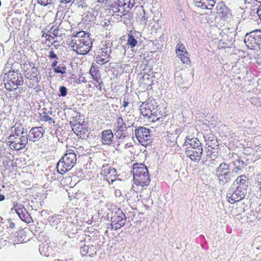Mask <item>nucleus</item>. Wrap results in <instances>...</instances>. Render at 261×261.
<instances>
[{
	"instance_id": "nucleus-28",
	"label": "nucleus",
	"mask_w": 261,
	"mask_h": 261,
	"mask_svg": "<svg viewBox=\"0 0 261 261\" xmlns=\"http://www.w3.org/2000/svg\"><path fill=\"white\" fill-rule=\"evenodd\" d=\"M52 115V112L48 111H43L39 114V119L40 121L47 122L48 124L52 125L55 123V121L53 118L50 116Z\"/></svg>"
},
{
	"instance_id": "nucleus-29",
	"label": "nucleus",
	"mask_w": 261,
	"mask_h": 261,
	"mask_svg": "<svg viewBox=\"0 0 261 261\" xmlns=\"http://www.w3.org/2000/svg\"><path fill=\"white\" fill-rule=\"evenodd\" d=\"M160 108L156 106L154 109L152 110V114L151 115L150 121L155 122L159 120L163 117V114L160 110Z\"/></svg>"
},
{
	"instance_id": "nucleus-44",
	"label": "nucleus",
	"mask_w": 261,
	"mask_h": 261,
	"mask_svg": "<svg viewBox=\"0 0 261 261\" xmlns=\"http://www.w3.org/2000/svg\"><path fill=\"white\" fill-rule=\"evenodd\" d=\"M115 195L116 197H119L121 196L122 193L120 190L116 189L114 192Z\"/></svg>"
},
{
	"instance_id": "nucleus-7",
	"label": "nucleus",
	"mask_w": 261,
	"mask_h": 261,
	"mask_svg": "<svg viewBox=\"0 0 261 261\" xmlns=\"http://www.w3.org/2000/svg\"><path fill=\"white\" fill-rule=\"evenodd\" d=\"M9 145L11 149L20 150L24 148L28 143L27 135H10L8 138Z\"/></svg>"
},
{
	"instance_id": "nucleus-47",
	"label": "nucleus",
	"mask_w": 261,
	"mask_h": 261,
	"mask_svg": "<svg viewBox=\"0 0 261 261\" xmlns=\"http://www.w3.org/2000/svg\"><path fill=\"white\" fill-rule=\"evenodd\" d=\"M60 1L61 3L66 4H68L70 2H71L73 0H60Z\"/></svg>"
},
{
	"instance_id": "nucleus-45",
	"label": "nucleus",
	"mask_w": 261,
	"mask_h": 261,
	"mask_svg": "<svg viewBox=\"0 0 261 261\" xmlns=\"http://www.w3.org/2000/svg\"><path fill=\"white\" fill-rule=\"evenodd\" d=\"M257 183L258 184V186L261 185V173L257 176Z\"/></svg>"
},
{
	"instance_id": "nucleus-43",
	"label": "nucleus",
	"mask_w": 261,
	"mask_h": 261,
	"mask_svg": "<svg viewBox=\"0 0 261 261\" xmlns=\"http://www.w3.org/2000/svg\"><path fill=\"white\" fill-rule=\"evenodd\" d=\"M46 29H43L41 31L42 37L45 38V39L47 37L48 35H49V34L46 33Z\"/></svg>"
},
{
	"instance_id": "nucleus-51",
	"label": "nucleus",
	"mask_w": 261,
	"mask_h": 261,
	"mask_svg": "<svg viewBox=\"0 0 261 261\" xmlns=\"http://www.w3.org/2000/svg\"><path fill=\"white\" fill-rule=\"evenodd\" d=\"M259 186V190L261 192V185L258 186Z\"/></svg>"
},
{
	"instance_id": "nucleus-17",
	"label": "nucleus",
	"mask_w": 261,
	"mask_h": 261,
	"mask_svg": "<svg viewBox=\"0 0 261 261\" xmlns=\"http://www.w3.org/2000/svg\"><path fill=\"white\" fill-rule=\"evenodd\" d=\"M184 146L186 147L185 151L190 149L203 148L202 144L197 138H188L185 140Z\"/></svg>"
},
{
	"instance_id": "nucleus-46",
	"label": "nucleus",
	"mask_w": 261,
	"mask_h": 261,
	"mask_svg": "<svg viewBox=\"0 0 261 261\" xmlns=\"http://www.w3.org/2000/svg\"><path fill=\"white\" fill-rule=\"evenodd\" d=\"M58 61L57 60V59L55 60L53 63H52V64H51V66L53 67V68H54V69H55V67H57V64H58Z\"/></svg>"
},
{
	"instance_id": "nucleus-49",
	"label": "nucleus",
	"mask_w": 261,
	"mask_h": 261,
	"mask_svg": "<svg viewBox=\"0 0 261 261\" xmlns=\"http://www.w3.org/2000/svg\"><path fill=\"white\" fill-rule=\"evenodd\" d=\"M257 14L258 15V17H259V19L261 20V6L260 7L259 9L257 11Z\"/></svg>"
},
{
	"instance_id": "nucleus-36",
	"label": "nucleus",
	"mask_w": 261,
	"mask_h": 261,
	"mask_svg": "<svg viewBox=\"0 0 261 261\" xmlns=\"http://www.w3.org/2000/svg\"><path fill=\"white\" fill-rule=\"evenodd\" d=\"M53 0H37V2L38 4L42 5V6H46L48 4L51 3Z\"/></svg>"
},
{
	"instance_id": "nucleus-32",
	"label": "nucleus",
	"mask_w": 261,
	"mask_h": 261,
	"mask_svg": "<svg viewBox=\"0 0 261 261\" xmlns=\"http://www.w3.org/2000/svg\"><path fill=\"white\" fill-rule=\"evenodd\" d=\"M229 171V166L225 163H221L216 170V175L217 176L222 175V174L227 172Z\"/></svg>"
},
{
	"instance_id": "nucleus-22",
	"label": "nucleus",
	"mask_w": 261,
	"mask_h": 261,
	"mask_svg": "<svg viewBox=\"0 0 261 261\" xmlns=\"http://www.w3.org/2000/svg\"><path fill=\"white\" fill-rule=\"evenodd\" d=\"M104 175L106 179L110 184L117 179L116 170L113 168L109 167L107 169H105Z\"/></svg>"
},
{
	"instance_id": "nucleus-20",
	"label": "nucleus",
	"mask_w": 261,
	"mask_h": 261,
	"mask_svg": "<svg viewBox=\"0 0 261 261\" xmlns=\"http://www.w3.org/2000/svg\"><path fill=\"white\" fill-rule=\"evenodd\" d=\"M245 193L246 192H242L237 188L230 196H227L228 201L230 203H234L236 202L239 201L244 197Z\"/></svg>"
},
{
	"instance_id": "nucleus-1",
	"label": "nucleus",
	"mask_w": 261,
	"mask_h": 261,
	"mask_svg": "<svg viewBox=\"0 0 261 261\" xmlns=\"http://www.w3.org/2000/svg\"><path fill=\"white\" fill-rule=\"evenodd\" d=\"M68 42L72 50L80 55L89 53L92 45L89 34L84 31L74 32Z\"/></svg>"
},
{
	"instance_id": "nucleus-12",
	"label": "nucleus",
	"mask_w": 261,
	"mask_h": 261,
	"mask_svg": "<svg viewBox=\"0 0 261 261\" xmlns=\"http://www.w3.org/2000/svg\"><path fill=\"white\" fill-rule=\"evenodd\" d=\"M175 53L183 64L189 65L191 63L189 54L184 44L178 43L176 45Z\"/></svg>"
},
{
	"instance_id": "nucleus-23",
	"label": "nucleus",
	"mask_w": 261,
	"mask_h": 261,
	"mask_svg": "<svg viewBox=\"0 0 261 261\" xmlns=\"http://www.w3.org/2000/svg\"><path fill=\"white\" fill-rule=\"evenodd\" d=\"M80 252L83 256L88 255L89 256L92 257L96 255V247L92 245H84L83 247L81 248Z\"/></svg>"
},
{
	"instance_id": "nucleus-21",
	"label": "nucleus",
	"mask_w": 261,
	"mask_h": 261,
	"mask_svg": "<svg viewBox=\"0 0 261 261\" xmlns=\"http://www.w3.org/2000/svg\"><path fill=\"white\" fill-rule=\"evenodd\" d=\"M151 107L152 106L148 102H143L140 107L141 114L144 117H146L149 121L150 120L151 115L152 114Z\"/></svg>"
},
{
	"instance_id": "nucleus-5",
	"label": "nucleus",
	"mask_w": 261,
	"mask_h": 261,
	"mask_svg": "<svg viewBox=\"0 0 261 261\" xmlns=\"http://www.w3.org/2000/svg\"><path fill=\"white\" fill-rule=\"evenodd\" d=\"M135 0H118L110 6V10L117 16L122 17L127 14L134 6Z\"/></svg>"
},
{
	"instance_id": "nucleus-38",
	"label": "nucleus",
	"mask_w": 261,
	"mask_h": 261,
	"mask_svg": "<svg viewBox=\"0 0 261 261\" xmlns=\"http://www.w3.org/2000/svg\"><path fill=\"white\" fill-rule=\"evenodd\" d=\"M242 171V169L240 166L234 167L232 170V173H234L236 174L240 173Z\"/></svg>"
},
{
	"instance_id": "nucleus-19",
	"label": "nucleus",
	"mask_w": 261,
	"mask_h": 261,
	"mask_svg": "<svg viewBox=\"0 0 261 261\" xmlns=\"http://www.w3.org/2000/svg\"><path fill=\"white\" fill-rule=\"evenodd\" d=\"M216 10L217 13L222 19L224 20L228 17L229 9L223 2H220L217 4Z\"/></svg>"
},
{
	"instance_id": "nucleus-10",
	"label": "nucleus",
	"mask_w": 261,
	"mask_h": 261,
	"mask_svg": "<svg viewBox=\"0 0 261 261\" xmlns=\"http://www.w3.org/2000/svg\"><path fill=\"white\" fill-rule=\"evenodd\" d=\"M126 222V217L122 212H116L112 218L111 224L112 229H118L123 226Z\"/></svg>"
},
{
	"instance_id": "nucleus-9",
	"label": "nucleus",
	"mask_w": 261,
	"mask_h": 261,
	"mask_svg": "<svg viewBox=\"0 0 261 261\" xmlns=\"http://www.w3.org/2000/svg\"><path fill=\"white\" fill-rule=\"evenodd\" d=\"M135 135L138 141L143 145L147 146L150 143V130L145 127H140L135 130Z\"/></svg>"
},
{
	"instance_id": "nucleus-26",
	"label": "nucleus",
	"mask_w": 261,
	"mask_h": 261,
	"mask_svg": "<svg viewBox=\"0 0 261 261\" xmlns=\"http://www.w3.org/2000/svg\"><path fill=\"white\" fill-rule=\"evenodd\" d=\"M136 21L140 25L145 26L147 21V18L146 16V13L145 10L143 9L139 10L136 15Z\"/></svg>"
},
{
	"instance_id": "nucleus-41",
	"label": "nucleus",
	"mask_w": 261,
	"mask_h": 261,
	"mask_svg": "<svg viewBox=\"0 0 261 261\" xmlns=\"http://www.w3.org/2000/svg\"><path fill=\"white\" fill-rule=\"evenodd\" d=\"M8 222L9 223L8 227L10 229H14L15 227V223L10 219L8 220Z\"/></svg>"
},
{
	"instance_id": "nucleus-50",
	"label": "nucleus",
	"mask_w": 261,
	"mask_h": 261,
	"mask_svg": "<svg viewBox=\"0 0 261 261\" xmlns=\"http://www.w3.org/2000/svg\"><path fill=\"white\" fill-rule=\"evenodd\" d=\"M82 82L84 83H86L87 82V81L86 80L85 77H84L83 79L82 80Z\"/></svg>"
},
{
	"instance_id": "nucleus-34",
	"label": "nucleus",
	"mask_w": 261,
	"mask_h": 261,
	"mask_svg": "<svg viewBox=\"0 0 261 261\" xmlns=\"http://www.w3.org/2000/svg\"><path fill=\"white\" fill-rule=\"evenodd\" d=\"M54 36H51L50 34L48 35L45 39V43L48 47L51 46L56 42V41L54 40Z\"/></svg>"
},
{
	"instance_id": "nucleus-25",
	"label": "nucleus",
	"mask_w": 261,
	"mask_h": 261,
	"mask_svg": "<svg viewBox=\"0 0 261 261\" xmlns=\"http://www.w3.org/2000/svg\"><path fill=\"white\" fill-rule=\"evenodd\" d=\"M39 71L34 66H29V67L27 68L24 70L25 76L31 80H37L38 78Z\"/></svg>"
},
{
	"instance_id": "nucleus-37",
	"label": "nucleus",
	"mask_w": 261,
	"mask_h": 261,
	"mask_svg": "<svg viewBox=\"0 0 261 261\" xmlns=\"http://www.w3.org/2000/svg\"><path fill=\"white\" fill-rule=\"evenodd\" d=\"M60 96H65L67 95V89L64 86H61L60 88Z\"/></svg>"
},
{
	"instance_id": "nucleus-27",
	"label": "nucleus",
	"mask_w": 261,
	"mask_h": 261,
	"mask_svg": "<svg viewBox=\"0 0 261 261\" xmlns=\"http://www.w3.org/2000/svg\"><path fill=\"white\" fill-rule=\"evenodd\" d=\"M248 178L245 175L239 176L236 179L238 186L237 188L246 191L248 186Z\"/></svg>"
},
{
	"instance_id": "nucleus-24",
	"label": "nucleus",
	"mask_w": 261,
	"mask_h": 261,
	"mask_svg": "<svg viewBox=\"0 0 261 261\" xmlns=\"http://www.w3.org/2000/svg\"><path fill=\"white\" fill-rule=\"evenodd\" d=\"M113 137L111 129L104 130L101 133V142L105 145H109L112 143Z\"/></svg>"
},
{
	"instance_id": "nucleus-18",
	"label": "nucleus",
	"mask_w": 261,
	"mask_h": 261,
	"mask_svg": "<svg viewBox=\"0 0 261 261\" xmlns=\"http://www.w3.org/2000/svg\"><path fill=\"white\" fill-rule=\"evenodd\" d=\"M216 0H193L194 5L202 9L212 10Z\"/></svg>"
},
{
	"instance_id": "nucleus-35",
	"label": "nucleus",
	"mask_w": 261,
	"mask_h": 261,
	"mask_svg": "<svg viewBox=\"0 0 261 261\" xmlns=\"http://www.w3.org/2000/svg\"><path fill=\"white\" fill-rule=\"evenodd\" d=\"M66 67L65 66H59L55 67L54 71L57 73L64 74L66 72Z\"/></svg>"
},
{
	"instance_id": "nucleus-40",
	"label": "nucleus",
	"mask_w": 261,
	"mask_h": 261,
	"mask_svg": "<svg viewBox=\"0 0 261 261\" xmlns=\"http://www.w3.org/2000/svg\"><path fill=\"white\" fill-rule=\"evenodd\" d=\"M58 32V30L57 29L54 28V27H52L50 30L48 31V33H53L54 36H58L57 32Z\"/></svg>"
},
{
	"instance_id": "nucleus-3",
	"label": "nucleus",
	"mask_w": 261,
	"mask_h": 261,
	"mask_svg": "<svg viewBox=\"0 0 261 261\" xmlns=\"http://www.w3.org/2000/svg\"><path fill=\"white\" fill-rule=\"evenodd\" d=\"M76 155L74 150L67 149L66 153L57 165L58 172L61 174H64L69 171L76 164Z\"/></svg>"
},
{
	"instance_id": "nucleus-15",
	"label": "nucleus",
	"mask_w": 261,
	"mask_h": 261,
	"mask_svg": "<svg viewBox=\"0 0 261 261\" xmlns=\"http://www.w3.org/2000/svg\"><path fill=\"white\" fill-rule=\"evenodd\" d=\"M116 124V130L115 132V135L116 137L118 139L124 138L125 137V134L124 132L126 128V124L124 122L123 120L121 117H119L117 119Z\"/></svg>"
},
{
	"instance_id": "nucleus-4",
	"label": "nucleus",
	"mask_w": 261,
	"mask_h": 261,
	"mask_svg": "<svg viewBox=\"0 0 261 261\" xmlns=\"http://www.w3.org/2000/svg\"><path fill=\"white\" fill-rule=\"evenodd\" d=\"M6 81L5 87L9 91L16 90L23 84V77L18 70H10L8 72Z\"/></svg>"
},
{
	"instance_id": "nucleus-16",
	"label": "nucleus",
	"mask_w": 261,
	"mask_h": 261,
	"mask_svg": "<svg viewBox=\"0 0 261 261\" xmlns=\"http://www.w3.org/2000/svg\"><path fill=\"white\" fill-rule=\"evenodd\" d=\"M44 133V130L41 126L33 127L31 129L28 136L29 140L35 142L42 137Z\"/></svg>"
},
{
	"instance_id": "nucleus-30",
	"label": "nucleus",
	"mask_w": 261,
	"mask_h": 261,
	"mask_svg": "<svg viewBox=\"0 0 261 261\" xmlns=\"http://www.w3.org/2000/svg\"><path fill=\"white\" fill-rule=\"evenodd\" d=\"M24 127L19 123H15L14 125L12 127L11 135H24Z\"/></svg>"
},
{
	"instance_id": "nucleus-8",
	"label": "nucleus",
	"mask_w": 261,
	"mask_h": 261,
	"mask_svg": "<svg viewBox=\"0 0 261 261\" xmlns=\"http://www.w3.org/2000/svg\"><path fill=\"white\" fill-rule=\"evenodd\" d=\"M89 73L92 76V81H90L91 84H89L87 87L89 88L95 87L97 90L101 91L103 82L98 69L92 66L90 69Z\"/></svg>"
},
{
	"instance_id": "nucleus-11",
	"label": "nucleus",
	"mask_w": 261,
	"mask_h": 261,
	"mask_svg": "<svg viewBox=\"0 0 261 261\" xmlns=\"http://www.w3.org/2000/svg\"><path fill=\"white\" fill-rule=\"evenodd\" d=\"M110 50L106 44L103 45L97 50L96 61L98 64L103 65L109 62L110 57Z\"/></svg>"
},
{
	"instance_id": "nucleus-33",
	"label": "nucleus",
	"mask_w": 261,
	"mask_h": 261,
	"mask_svg": "<svg viewBox=\"0 0 261 261\" xmlns=\"http://www.w3.org/2000/svg\"><path fill=\"white\" fill-rule=\"evenodd\" d=\"M127 37V45L131 48H133L137 45L138 41L135 37L131 34H128Z\"/></svg>"
},
{
	"instance_id": "nucleus-6",
	"label": "nucleus",
	"mask_w": 261,
	"mask_h": 261,
	"mask_svg": "<svg viewBox=\"0 0 261 261\" xmlns=\"http://www.w3.org/2000/svg\"><path fill=\"white\" fill-rule=\"evenodd\" d=\"M244 42L247 47L251 49L261 47V31L255 30L246 36Z\"/></svg>"
},
{
	"instance_id": "nucleus-13",
	"label": "nucleus",
	"mask_w": 261,
	"mask_h": 261,
	"mask_svg": "<svg viewBox=\"0 0 261 261\" xmlns=\"http://www.w3.org/2000/svg\"><path fill=\"white\" fill-rule=\"evenodd\" d=\"M11 210H14L22 221L26 223H30L31 220H32V218L28 213L27 210L21 204H18L17 202L14 203Z\"/></svg>"
},
{
	"instance_id": "nucleus-39",
	"label": "nucleus",
	"mask_w": 261,
	"mask_h": 261,
	"mask_svg": "<svg viewBox=\"0 0 261 261\" xmlns=\"http://www.w3.org/2000/svg\"><path fill=\"white\" fill-rule=\"evenodd\" d=\"M48 57L50 59H58V57H57V55L55 54V53L54 52V50H50L49 52V55H48Z\"/></svg>"
},
{
	"instance_id": "nucleus-14",
	"label": "nucleus",
	"mask_w": 261,
	"mask_h": 261,
	"mask_svg": "<svg viewBox=\"0 0 261 261\" xmlns=\"http://www.w3.org/2000/svg\"><path fill=\"white\" fill-rule=\"evenodd\" d=\"M185 153L186 155L192 161L199 162L201 160L203 153V148L188 149L185 151Z\"/></svg>"
},
{
	"instance_id": "nucleus-42",
	"label": "nucleus",
	"mask_w": 261,
	"mask_h": 261,
	"mask_svg": "<svg viewBox=\"0 0 261 261\" xmlns=\"http://www.w3.org/2000/svg\"><path fill=\"white\" fill-rule=\"evenodd\" d=\"M72 130L74 132V133H75L76 134V135L77 136H79L80 138L82 137V136H81L82 132L78 131L77 132H76V129L75 128V125H74V127L72 128Z\"/></svg>"
},
{
	"instance_id": "nucleus-48",
	"label": "nucleus",
	"mask_w": 261,
	"mask_h": 261,
	"mask_svg": "<svg viewBox=\"0 0 261 261\" xmlns=\"http://www.w3.org/2000/svg\"><path fill=\"white\" fill-rule=\"evenodd\" d=\"M128 105V102L127 100H125V99L123 101V107L124 108H126Z\"/></svg>"
},
{
	"instance_id": "nucleus-2",
	"label": "nucleus",
	"mask_w": 261,
	"mask_h": 261,
	"mask_svg": "<svg viewBox=\"0 0 261 261\" xmlns=\"http://www.w3.org/2000/svg\"><path fill=\"white\" fill-rule=\"evenodd\" d=\"M133 172L134 183L142 187L147 186L150 182V178L147 167L142 163H135L133 165Z\"/></svg>"
},
{
	"instance_id": "nucleus-31",
	"label": "nucleus",
	"mask_w": 261,
	"mask_h": 261,
	"mask_svg": "<svg viewBox=\"0 0 261 261\" xmlns=\"http://www.w3.org/2000/svg\"><path fill=\"white\" fill-rule=\"evenodd\" d=\"M217 177L219 180V182L221 184L224 185L225 184L227 183L231 180V173L230 171H228Z\"/></svg>"
}]
</instances>
